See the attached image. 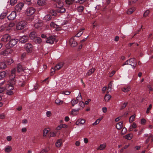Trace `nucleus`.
<instances>
[{
  "mask_svg": "<svg viewBox=\"0 0 153 153\" xmlns=\"http://www.w3.org/2000/svg\"><path fill=\"white\" fill-rule=\"evenodd\" d=\"M16 71V68H14L11 71V74L10 75V79L9 81L10 85H13L16 83V80L15 79Z\"/></svg>",
  "mask_w": 153,
  "mask_h": 153,
  "instance_id": "nucleus-1",
  "label": "nucleus"
},
{
  "mask_svg": "<svg viewBox=\"0 0 153 153\" xmlns=\"http://www.w3.org/2000/svg\"><path fill=\"white\" fill-rule=\"evenodd\" d=\"M126 65L132 66L133 68L134 69L137 65V62L134 58H131L127 60L123 64L122 66H124Z\"/></svg>",
  "mask_w": 153,
  "mask_h": 153,
  "instance_id": "nucleus-2",
  "label": "nucleus"
},
{
  "mask_svg": "<svg viewBox=\"0 0 153 153\" xmlns=\"http://www.w3.org/2000/svg\"><path fill=\"white\" fill-rule=\"evenodd\" d=\"M27 24V22L25 20L22 21L17 23L16 28L18 30H22L25 28Z\"/></svg>",
  "mask_w": 153,
  "mask_h": 153,
  "instance_id": "nucleus-3",
  "label": "nucleus"
},
{
  "mask_svg": "<svg viewBox=\"0 0 153 153\" xmlns=\"http://www.w3.org/2000/svg\"><path fill=\"white\" fill-rule=\"evenodd\" d=\"M56 15V12L54 10H52L50 12V14L46 15L43 18V19L46 21H49L52 19V16H54Z\"/></svg>",
  "mask_w": 153,
  "mask_h": 153,
  "instance_id": "nucleus-4",
  "label": "nucleus"
},
{
  "mask_svg": "<svg viewBox=\"0 0 153 153\" xmlns=\"http://www.w3.org/2000/svg\"><path fill=\"white\" fill-rule=\"evenodd\" d=\"M64 63L63 62H60L58 63L55 66L54 68H52L51 70V75H53L55 72L56 70H59L61 69L63 66Z\"/></svg>",
  "mask_w": 153,
  "mask_h": 153,
  "instance_id": "nucleus-5",
  "label": "nucleus"
},
{
  "mask_svg": "<svg viewBox=\"0 0 153 153\" xmlns=\"http://www.w3.org/2000/svg\"><path fill=\"white\" fill-rule=\"evenodd\" d=\"M35 11L36 9L35 8L29 7L27 9L26 14L28 16H30L32 15Z\"/></svg>",
  "mask_w": 153,
  "mask_h": 153,
  "instance_id": "nucleus-6",
  "label": "nucleus"
},
{
  "mask_svg": "<svg viewBox=\"0 0 153 153\" xmlns=\"http://www.w3.org/2000/svg\"><path fill=\"white\" fill-rule=\"evenodd\" d=\"M24 48L28 53H30L33 50V46L30 43H26L24 46Z\"/></svg>",
  "mask_w": 153,
  "mask_h": 153,
  "instance_id": "nucleus-7",
  "label": "nucleus"
},
{
  "mask_svg": "<svg viewBox=\"0 0 153 153\" xmlns=\"http://www.w3.org/2000/svg\"><path fill=\"white\" fill-rule=\"evenodd\" d=\"M19 41L18 39L11 38L9 42V46L10 47H12L16 45Z\"/></svg>",
  "mask_w": 153,
  "mask_h": 153,
  "instance_id": "nucleus-8",
  "label": "nucleus"
},
{
  "mask_svg": "<svg viewBox=\"0 0 153 153\" xmlns=\"http://www.w3.org/2000/svg\"><path fill=\"white\" fill-rule=\"evenodd\" d=\"M55 36H51L47 38V39L46 41V42L47 43L52 44L53 43L54 41H55Z\"/></svg>",
  "mask_w": 153,
  "mask_h": 153,
  "instance_id": "nucleus-9",
  "label": "nucleus"
},
{
  "mask_svg": "<svg viewBox=\"0 0 153 153\" xmlns=\"http://www.w3.org/2000/svg\"><path fill=\"white\" fill-rule=\"evenodd\" d=\"M16 16V13L15 11H12L7 17L8 20H13L14 19Z\"/></svg>",
  "mask_w": 153,
  "mask_h": 153,
  "instance_id": "nucleus-10",
  "label": "nucleus"
},
{
  "mask_svg": "<svg viewBox=\"0 0 153 153\" xmlns=\"http://www.w3.org/2000/svg\"><path fill=\"white\" fill-rule=\"evenodd\" d=\"M29 37L26 35H24L21 37L19 39V42L22 43H25L29 40Z\"/></svg>",
  "mask_w": 153,
  "mask_h": 153,
  "instance_id": "nucleus-11",
  "label": "nucleus"
},
{
  "mask_svg": "<svg viewBox=\"0 0 153 153\" xmlns=\"http://www.w3.org/2000/svg\"><path fill=\"white\" fill-rule=\"evenodd\" d=\"M74 37H73L69 40V43L71 46L75 47L77 45V43L74 39Z\"/></svg>",
  "mask_w": 153,
  "mask_h": 153,
  "instance_id": "nucleus-12",
  "label": "nucleus"
},
{
  "mask_svg": "<svg viewBox=\"0 0 153 153\" xmlns=\"http://www.w3.org/2000/svg\"><path fill=\"white\" fill-rule=\"evenodd\" d=\"M11 39V37L8 34H5L2 37L1 40L4 42H6L10 41Z\"/></svg>",
  "mask_w": 153,
  "mask_h": 153,
  "instance_id": "nucleus-13",
  "label": "nucleus"
},
{
  "mask_svg": "<svg viewBox=\"0 0 153 153\" xmlns=\"http://www.w3.org/2000/svg\"><path fill=\"white\" fill-rule=\"evenodd\" d=\"M24 5V4L22 3H21L18 4L15 6V10L18 12H20L22 9Z\"/></svg>",
  "mask_w": 153,
  "mask_h": 153,
  "instance_id": "nucleus-14",
  "label": "nucleus"
},
{
  "mask_svg": "<svg viewBox=\"0 0 153 153\" xmlns=\"http://www.w3.org/2000/svg\"><path fill=\"white\" fill-rule=\"evenodd\" d=\"M65 9L62 6L60 7H58L56 10L57 12L60 13H64L65 12Z\"/></svg>",
  "mask_w": 153,
  "mask_h": 153,
  "instance_id": "nucleus-15",
  "label": "nucleus"
},
{
  "mask_svg": "<svg viewBox=\"0 0 153 153\" xmlns=\"http://www.w3.org/2000/svg\"><path fill=\"white\" fill-rule=\"evenodd\" d=\"M85 30V28L83 27L80 29V30L79 31L78 33L75 35L74 37H80L83 33V31Z\"/></svg>",
  "mask_w": 153,
  "mask_h": 153,
  "instance_id": "nucleus-16",
  "label": "nucleus"
},
{
  "mask_svg": "<svg viewBox=\"0 0 153 153\" xmlns=\"http://www.w3.org/2000/svg\"><path fill=\"white\" fill-rule=\"evenodd\" d=\"M106 147V144L104 143L101 144L97 149V150H102L105 149Z\"/></svg>",
  "mask_w": 153,
  "mask_h": 153,
  "instance_id": "nucleus-17",
  "label": "nucleus"
},
{
  "mask_svg": "<svg viewBox=\"0 0 153 153\" xmlns=\"http://www.w3.org/2000/svg\"><path fill=\"white\" fill-rule=\"evenodd\" d=\"M33 41L36 43H40L41 42L42 40L40 37L36 36L33 39Z\"/></svg>",
  "mask_w": 153,
  "mask_h": 153,
  "instance_id": "nucleus-18",
  "label": "nucleus"
},
{
  "mask_svg": "<svg viewBox=\"0 0 153 153\" xmlns=\"http://www.w3.org/2000/svg\"><path fill=\"white\" fill-rule=\"evenodd\" d=\"M14 68L16 69V71L17 72L19 73L23 70L22 65L20 64L18 65L17 68Z\"/></svg>",
  "mask_w": 153,
  "mask_h": 153,
  "instance_id": "nucleus-19",
  "label": "nucleus"
},
{
  "mask_svg": "<svg viewBox=\"0 0 153 153\" xmlns=\"http://www.w3.org/2000/svg\"><path fill=\"white\" fill-rule=\"evenodd\" d=\"M13 62L12 59L11 58H8L6 59L5 61V63H6L7 65H11Z\"/></svg>",
  "mask_w": 153,
  "mask_h": 153,
  "instance_id": "nucleus-20",
  "label": "nucleus"
},
{
  "mask_svg": "<svg viewBox=\"0 0 153 153\" xmlns=\"http://www.w3.org/2000/svg\"><path fill=\"white\" fill-rule=\"evenodd\" d=\"M46 2V0H38L37 4L39 6L45 5Z\"/></svg>",
  "mask_w": 153,
  "mask_h": 153,
  "instance_id": "nucleus-21",
  "label": "nucleus"
},
{
  "mask_svg": "<svg viewBox=\"0 0 153 153\" xmlns=\"http://www.w3.org/2000/svg\"><path fill=\"white\" fill-rule=\"evenodd\" d=\"M137 125L135 123H133L132 125H131L128 131H132L134 128H135L137 127Z\"/></svg>",
  "mask_w": 153,
  "mask_h": 153,
  "instance_id": "nucleus-22",
  "label": "nucleus"
},
{
  "mask_svg": "<svg viewBox=\"0 0 153 153\" xmlns=\"http://www.w3.org/2000/svg\"><path fill=\"white\" fill-rule=\"evenodd\" d=\"M135 10V8L134 7H132L128 10L127 13L128 14H132Z\"/></svg>",
  "mask_w": 153,
  "mask_h": 153,
  "instance_id": "nucleus-23",
  "label": "nucleus"
},
{
  "mask_svg": "<svg viewBox=\"0 0 153 153\" xmlns=\"http://www.w3.org/2000/svg\"><path fill=\"white\" fill-rule=\"evenodd\" d=\"M133 137V135L131 134H127L123 137H124L128 140H131Z\"/></svg>",
  "mask_w": 153,
  "mask_h": 153,
  "instance_id": "nucleus-24",
  "label": "nucleus"
},
{
  "mask_svg": "<svg viewBox=\"0 0 153 153\" xmlns=\"http://www.w3.org/2000/svg\"><path fill=\"white\" fill-rule=\"evenodd\" d=\"M116 127L117 129H120L123 127V123L122 122H120L117 123L116 124Z\"/></svg>",
  "mask_w": 153,
  "mask_h": 153,
  "instance_id": "nucleus-25",
  "label": "nucleus"
},
{
  "mask_svg": "<svg viewBox=\"0 0 153 153\" xmlns=\"http://www.w3.org/2000/svg\"><path fill=\"white\" fill-rule=\"evenodd\" d=\"M111 96L108 94H106L104 97V100L106 102H108L110 100Z\"/></svg>",
  "mask_w": 153,
  "mask_h": 153,
  "instance_id": "nucleus-26",
  "label": "nucleus"
},
{
  "mask_svg": "<svg viewBox=\"0 0 153 153\" xmlns=\"http://www.w3.org/2000/svg\"><path fill=\"white\" fill-rule=\"evenodd\" d=\"M7 67L6 63L4 62H1L0 63V68L1 69H5Z\"/></svg>",
  "mask_w": 153,
  "mask_h": 153,
  "instance_id": "nucleus-27",
  "label": "nucleus"
},
{
  "mask_svg": "<svg viewBox=\"0 0 153 153\" xmlns=\"http://www.w3.org/2000/svg\"><path fill=\"white\" fill-rule=\"evenodd\" d=\"M36 33L35 32L33 31L30 33L29 36L30 38L33 40L34 38H35L36 36Z\"/></svg>",
  "mask_w": 153,
  "mask_h": 153,
  "instance_id": "nucleus-28",
  "label": "nucleus"
},
{
  "mask_svg": "<svg viewBox=\"0 0 153 153\" xmlns=\"http://www.w3.org/2000/svg\"><path fill=\"white\" fill-rule=\"evenodd\" d=\"M130 88L129 86L127 87H125L122 88V91L124 92H128L130 91Z\"/></svg>",
  "mask_w": 153,
  "mask_h": 153,
  "instance_id": "nucleus-29",
  "label": "nucleus"
},
{
  "mask_svg": "<svg viewBox=\"0 0 153 153\" xmlns=\"http://www.w3.org/2000/svg\"><path fill=\"white\" fill-rule=\"evenodd\" d=\"M43 23L42 22H39L34 25V27L36 28H39L42 26Z\"/></svg>",
  "mask_w": 153,
  "mask_h": 153,
  "instance_id": "nucleus-30",
  "label": "nucleus"
},
{
  "mask_svg": "<svg viewBox=\"0 0 153 153\" xmlns=\"http://www.w3.org/2000/svg\"><path fill=\"white\" fill-rule=\"evenodd\" d=\"M62 144V140L61 139H59L57 140L56 143V146L57 147H60Z\"/></svg>",
  "mask_w": 153,
  "mask_h": 153,
  "instance_id": "nucleus-31",
  "label": "nucleus"
},
{
  "mask_svg": "<svg viewBox=\"0 0 153 153\" xmlns=\"http://www.w3.org/2000/svg\"><path fill=\"white\" fill-rule=\"evenodd\" d=\"M55 103L58 105H62L63 103V101L60 100V99H57L55 100Z\"/></svg>",
  "mask_w": 153,
  "mask_h": 153,
  "instance_id": "nucleus-32",
  "label": "nucleus"
},
{
  "mask_svg": "<svg viewBox=\"0 0 153 153\" xmlns=\"http://www.w3.org/2000/svg\"><path fill=\"white\" fill-rule=\"evenodd\" d=\"M128 104V102H125L123 103H122L120 108V110H122Z\"/></svg>",
  "mask_w": 153,
  "mask_h": 153,
  "instance_id": "nucleus-33",
  "label": "nucleus"
},
{
  "mask_svg": "<svg viewBox=\"0 0 153 153\" xmlns=\"http://www.w3.org/2000/svg\"><path fill=\"white\" fill-rule=\"evenodd\" d=\"M85 122V121L84 119H79L76 121V125H79V124H83Z\"/></svg>",
  "mask_w": 153,
  "mask_h": 153,
  "instance_id": "nucleus-34",
  "label": "nucleus"
},
{
  "mask_svg": "<svg viewBox=\"0 0 153 153\" xmlns=\"http://www.w3.org/2000/svg\"><path fill=\"white\" fill-rule=\"evenodd\" d=\"M95 70V68H92L89 71L86 73V75L87 76H89L91 74L93 73Z\"/></svg>",
  "mask_w": 153,
  "mask_h": 153,
  "instance_id": "nucleus-35",
  "label": "nucleus"
},
{
  "mask_svg": "<svg viewBox=\"0 0 153 153\" xmlns=\"http://www.w3.org/2000/svg\"><path fill=\"white\" fill-rule=\"evenodd\" d=\"M135 115H133L131 116L129 119V122L130 123H132L135 119Z\"/></svg>",
  "mask_w": 153,
  "mask_h": 153,
  "instance_id": "nucleus-36",
  "label": "nucleus"
},
{
  "mask_svg": "<svg viewBox=\"0 0 153 153\" xmlns=\"http://www.w3.org/2000/svg\"><path fill=\"white\" fill-rule=\"evenodd\" d=\"M127 131V129L126 128L124 127L123 128V129L121 132V134L122 135H124L126 133Z\"/></svg>",
  "mask_w": 153,
  "mask_h": 153,
  "instance_id": "nucleus-37",
  "label": "nucleus"
},
{
  "mask_svg": "<svg viewBox=\"0 0 153 153\" xmlns=\"http://www.w3.org/2000/svg\"><path fill=\"white\" fill-rule=\"evenodd\" d=\"M6 89L7 91H11L13 89V85L10 84L8 87L7 86Z\"/></svg>",
  "mask_w": 153,
  "mask_h": 153,
  "instance_id": "nucleus-38",
  "label": "nucleus"
},
{
  "mask_svg": "<svg viewBox=\"0 0 153 153\" xmlns=\"http://www.w3.org/2000/svg\"><path fill=\"white\" fill-rule=\"evenodd\" d=\"M150 11L149 10H147L146 11L143 13V16L145 17H147L149 14Z\"/></svg>",
  "mask_w": 153,
  "mask_h": 153,
  "instance_id": "nucleus-39",
  "label": "nucleus"
},
{
  "mask_svg": "<svg viewBox=\"0 0 153 153\" xmlns=\"http://www.w3.org/2000/svg\"><path fill=\"white\" fill-rule=\"evenodd\" d=\"M78 101L76 100H75V99H74L73 100H72L71 101V103L72 105L73 106H74L75 105L77 104L78 102Z\"/></svg>",
  "mask_w": 153,
  "mask_h": 153,
  "instance_id": "nucleus-40",
  "label": "nucleus"
},
{
  "mask_svg": "<svg viewBox=\"0 0 153 153\" xmlns=\"http://www.w3.org/2000/svg\"><path fill=\"white\" fill-rule=\"evenodd\" d=\"M5 71H2L0 73V79L3 78L5 76Z\"/></svg>",
  "mask_w": 153,
  "mask_h": 153,
  "instance_id": "nucleus-41",
  "label": "nucleus"
},
{
  "mask_svg": "<svg viewBox=\"0 0 153 153\" xmlns=\"http://www.w3.org/2000/svg\"><path fill=\"white\" fill-rule=\"evenodd\" d=\"M11 149L12 148L11 146H8L5 148V151L6 152H9L11 151Z\"/></svg>",
  "mask_w": 153,
  "mask_h": 153,
  "instance_id": "nucleus-42",
  "label": "nucleus"
},
{
  "mask_svg": "<svg viewBox=\"0 0 153 153\" xmlns=\"http://www.w3.org/2000/svg\"><path fill=\"white\" fill-rule=\"evenodd\" d=\"M6 25H3L0 26V32H2L6 27Z\"/></svg>",
  "mask_w": 153,
  "mask_h": 153,
  "instance_id": "nucleus-43",
  "label": "nucleus"
},
{
  "mask_svg": "<svg viewBox=\"0 0 153 153\" xmlns=\"http://www.w3.org/2000/svg\"><path fill=\"white\" fill-rule=\"evenodd\" d=\"M17 0H10V3L12 6L14 5L17 2Z\"/></svg>",
  "mask_w": 153,
  "mask_h": 153,
  "instance_id": "nucleus-44",
  "label": "nucleus"
},
{
  "mask_svg": "<svg viewBox=\"0 0 153 153\" xmlns=\"http://www.w3.org/2000/svg\"><path fill=\"white\" fill-rule=\"evenodd\" d=\"M84 9V7L83 6H79L77 8V11L78 12H82Z\"/></svg>",
  "mask_w": 153,
  "mask_h": 153,
  "instance_id": "nucleus-45",
  "label": "nucleus"
},
{
  "mask_svg": "<svg viewBox=\"0 0 153 153\" xmlns=\"http://www.w3.org/2000/svg\"><path fill=\"white\" fill-rule=\"evenodd\" d=\"M49 132V130L45 128L44 129L43 132V136L44 137L46 136Z\"/></svg>",
  "mask_w": 153,
  "mask_h": 153,
  "instance_id": "nucleus-46",
  "label": "nucleus"
},
{
  "mask_svg": "<svg viewBox=\"0 0 153 153\" xmlns=\"http://www.w3.org/2000/svg\"><path fill=\"white\" fill-rule=\"evenodd\" d=\"M5 88L4 87H0V96L1 97V95L3 92L5 90Z\"/></svg>",
  "mask_w": 153,
  "mask_h": 153,
  "instance_id": "nucleus-47",
  "label": "nucleus"
},
{
  "mask_svg": "<svg viewBox=\"0 0 153 153\" xmlns=\"http://www.w3.org/2000/svg\"><path fill=\"white\" fill-rule=\"evenodd\" d=\"M82 98L81 96V94L79 93V94L78 96L77 97L76 100H78V101H80L82 100Z\"/></svg>",
  "mask_w": 153,
  "mask_h": 153,
  "instance_id": "nucleus-48",
  "label": "nucleus"
},
{
  "mask_svg": "<svg viewBox=\"0 0 153 153\" xmlns=\"http://www.w3.org/2000/svg\"><path fill=\"white\" fill-rule=\"evenodd\" d=\"M65 2L67 4L71 5L73 3V0H65Z\"/></svg>",
  "mask_w": 153,
  "mask_h": 153,
  "instance_id": "nucleus-49",
  "label": "nucleus"
},
{
  "mask_svg": "<svg viewBox=\"0 0 153 153\" xmlns=\"http://www.w3.org/2000/svg\"><path fill=\"white\" fill-rule=\"evenodd\" d=\"M49 149L48 148H45V149L42 150L40 152V153H46L49 150Z\"/></svg>",
  "mask_w": 153,
  "mask_h": 153,
  "instance_id": "nucleus-50",
  "label": "nucleus"
},
{
  "mask_svg": "<svg viewBox=\"0 0 153 153\" xmlns=\"http://www.w3.org/2000/svg\"><path fill=\"white\" fill-rule=\"evenodd\" d=\"M152 108V105L151 104H150L149 107L147 109L146 113L147 114H148L149 113L150 110Z\"/></svg>",
  "mask_w": 153,
  "mask_h": 153,
  "instance_id": "nucleus-51",
  "label": "nucleus"
},
{
  "mask_svg": "<svg viewBox=\"0 0 153 153\" xmlns=\"http://www.w3.org/2000/svg\"><path fill=\"white\" fill-rule=\"evenodd\" d=\"M62 94H65V95H69L70 93L71 92L69 91H64L62 92Z\"/></svg>",
  "mask_w": 153,
  "mask_h": 153,
  "instance_id": "nucleus-52",
  "label": "nucleus"
},
{
  "mask_svg": "<svg viewBox=\"0 0 153 153\" xmlns=\"http://www.w3.org/2000/svg\"><path fill=\"white\" fill-rule=\"evenodd\" d=\"M6 16V14L5 13H1L0 16V19H2L5 17Z\"/></svg>",
  "mask_w": 153,
  "mask_h": 153,
  "instance_id": "nucleus-53",
  "label": "nucleus"
},
{
  "mask_svg": "<svg viewBox=\"0 0 153 153\" xmlns=\"http://www.w3.org/2000/svg\"><path fill=\"white\" fill-rule=\"evenodd\" d=\"M115 71H113L111 73H109V76L111 77L113 76L115 73Z\"/></svg>",
  "mask_w": 153,
  "mask_h": 153,
  "instance_id": "nucleus-54",
  "label": "nucleus"
},
{
  "mask_svg": "<svg viewBox=\"0 0 153 153\" xmlns=\"http://www.w3.org/2000/svg\"><path fill=\"white\" fill-rule=\"evenodd\" d=\"M48 136L50 137H54L56 136V134L54 132H51L49 134Z\"/></svg>",
  "mask_w": 153,
  "mask_h": 153,
  "instance_id": "nucleus-55",
  "label": "nucleus"
},
{
  "mask_svg": "<svg viewBox=\"0 0 153 153\" xmlns=\"http://www.w3.org/2000/svg\"><path fill=\"white\" fill-rule=\"evenodd\" d=\"M24 2L28 5L30 4L31 3V0H24Z\"/></svg>",
  "mask_w": 153,
  "mask_h": 153,
  "instance_id": "nucleus-56",
  "label": "nucleus"
},
{
  "mask_svg": "<svg viewBox=\"0 0 153 153\" xmlns=\"http://www.w3.org/2000/svg\"><path fill=\"white\" fill-rule=\"evenodd\" d=\"M50 26L51 27H53L54 28L55 27H56L57 26V25L55 24L54 22H51L50 24Z\"/></svg>",
  "mask_w": 153,
  "mask_h": 153,
  "instance_id": "nucleus-57",
  "label": "nucleus"
},
{
  "mask_svg": "<svg viewBox=\"0 0 153 153\" xmlns=\"http://www.w3.org/2000/svg\"><path fill=\"white\" fill-rule=\"evenodd\" d=\"M111 83H110L108 85V87L107 90V92H109V91L111 90Z\"/></svg>",
  "mask_w": 153,
  "mask_h": 153,
  "instance_id": "nucleus-58",
  "label": "nucleus"
},
{
  "mask_svg": "<svg viewBox=\"0 0 153 153\" xmlns=\"http://www.w3.org/2000/svg\"><path fill=\"white\" fill-rule=\"evenodd\" d=\"M103 117H100L98 119L96 120V124H98L103 119Z\"/></svg>",
  "mask_w": 153,
  "mask_h": 153,
  "instance_id": "nucleus-59",
  "label": "nucleus"
},
{
  "mask_svg": "<svg viewBox=\"0 0 153 153\" xmlns=\"http://www.w3.org/2000/svg\"><path fill=\"white\" fill-rule=\"evenodd\" d=\"M7 94L8 95H11L13 94V92L11 91H7Z\"/></svg>",
  "mask_w": 153,
  "mask_h": 153,
  "instance_id": "nucleus-60",
  "label": "nucleus"
},
{
  "mask_svg": "<svg viewBox=\"0 0 153 153\" xmlns=\"http://www.w3.org/2000/svg\"><path fill=\"white\" fill-rule=\"evenodd\" d=\"M39 85L38 84H36L34 87L33 91L36 90L39 87Z\"/></svg>",
  "mask_w": 153,
  "mask_h": 153,
  "instance_id": "nucleus-61",
  "label": "nucleus"
},
{
  "mask_svg": "<svg viewBox=\"0 0 153 153\" xmlns=\"http://www.w3.org/2000/svg\"><path fill=\"white\" fill-rule=\"evenodd\" d=\"M54 28H55L56 30V31H59L61 30V27L57 25V26L55 27Z\"/></svg>",
  "mask_w": 153,
  "mask_h": 153,
  "instance_id": "nucleus-62",
  "label": "nucleus"
},
{
  "mask_svg": "<svg viewBox=\"0 0 153 153\" xmlns=\"http://www.w3.org/2000/svg\"><path fill=\"white\" fill-rule=\"evenodd\" d=\"M147 87L149 89V91H153V89L152 88L150 85H148L147 86Z\"/></svg>",
  "mask_w": 153,
  "mask_h": 153,
  "instance_id": "nucleus-63",
  "label": "nucleus"
},
{
  "mask_svg": "<svg viewBox=\"0 0 153 153\" xmlns=\"http://www.w3.org/2000/svg\"><path fill=\"white\" fill-rule=\"evenodd\" d=\"M5 115L4 113H2L0 114V119H3L5 118Z\"/></svg>",
  "mask_w": 153,
  "mask_h": 153,
  "instance_id": "nucleus-64",
  "label": "nucleus"
}]
</instances>
